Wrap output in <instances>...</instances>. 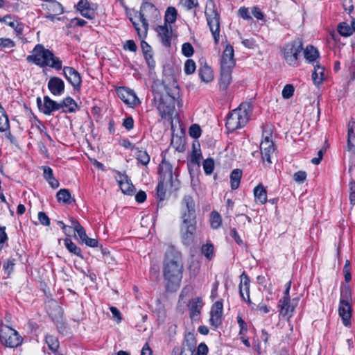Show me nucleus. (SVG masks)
I'll use <instances>...</instances> for the list:
<instances>
[{"instance_id":"1","label":"nucleus","mask_w":355,"mask_h":355,"mask_svg":"<svg viewBox=\"0 0 355 355\" xmlns=\"http://www.w3.org/2000/svg\"><path fill=\"white\" fill-rule=\"evenodd\" d=\"M182 271L183 261L180 252L173 246L168 247L163 264V275L167 290L175 291L179 287Z\"/></svg>"},{"instance_id":"2","label":"nucleus","mask_w":355,"mask_h":355,"mask_svg":"<svg viewBox=\"0 0 355 355\" xmlns=\"http://www.w3.org/2000/svg\"><path fill=\"white\" fill-rule=\"evenodd\" d=\"M180 235L182 241L185 245H190L194 241L196 232V214L195 202L189 195L183 197L181 202Z\"/></svg>"},{"instance_id":"3","label":"nucleus","mask_w":355,"mask_h":355,"mask_svg":"<svg viewBox=\"0 0 355 355\" xmlns=\"http://www.w3.org/2000/svg\"><path fill=\"white\" fill-rule=\"evenodd\" d=\"M162 85L167 95L159 98L157 109L162 117H166L173 114L175 101L180 103V88L173 76H166L162 80Z\"/></svg>"},{"instance_id":"4","label":"nucleus","mask_w":355,"mask_h":355,"mask_svg":"<svg viewBox=\"0 0 355 355\" xmlns=\"http://www.w3.org/2000/svg\"><path fill=\"white\" fill-rule=\"evenodd\" d=\"M28 62L33 63L40 67H49L56 70L62 67V62L59 58L54 55L49 49H45L42 44H37L31 51V54L26 57Z\"/></svg>"},{"instance_id":"5","label":"nucleus","mask_w":355,"mask_h":355,"mask_svg":"<svg viewBox=\"0 0 355 355\" xmlns=\"http://www.w3.org/2000/svg\"><path fill=\"white\" fill-rule=\"evenodd\" d=\"M159 15L158 10L153 3L144 2L141 6L139 15H136L135 18L130 17V20L139 35L141 31L146 35L148 28V21L156 19Z\"/></svg>"},{"instance_id":"6","label":"nucleus","mask_w":355,"mask_h":355,"mask_svg":"<svg viewBox=\"0 0 355 355\" xmlns=\"http://www.w3.org/2000/svg\"><path fill=\"white\" fill-rule=\"evenodd\" d=\"M252 112V107L249 103H242L236 109L233 110L228 115L226 128L233 132L244 127L248 122Z\"/></svg>"},{"instance_id":"7","label":"nucleus","mask_w":355,"mask_h":355,"mask_svg":"<svg viewBox=\"0 0 355 355\" xmlns=\"http://www.w3.org/2000/svg\"><path fill=\"white\" fill-rule=\"evenodd\" d=\"M205 15L214 42L218 43L220 38V15L218 13L216 6L213 2L207 4Z\"/></svg>"},{"instance_id":"8","label":"nucleus","mask_w":355,"mask_h":355,"mask_svg":"<svg viewBox=\"0 0 355 355\" xmlns=\"http://www.w3.org/2000/svg\"><path fill=\"white\" fill-rule=\"evenodd\" d=\"M23 339L19 333L8 325L0 324V343L6 347H17L21 344Z\"/></svg>"},{"instance_id":"9","label":"nucleus","mask_w":355,"mask_h":355,"mask_svg":"<svg viewBox=\"0 0 355 355\" xmlns=\"http://www.w3.org/2000/svg\"><path fill=\"white\" fill-rule=\"evenodd\" d=\"M303 50V44L301 40L297 39L288 43L284 49V58L291 66H297L298 56Z\"/></svg>"},{"instance_id":"10","label":"nucleus","mask_w":355,"mask_h":355,"mask_svg":"<svg viewBox=\"0 0 355 355\" xmlns=\"http://www.w3.org/2000/svg\"><path fill=\"white\" fill-rule=\"evenodd\" d=\"M62 73L67 80L73 86L74 90L79 91L81 87L82 78L78 71L73 67H64Z\"/></svg>"},{"instance_id":"11","label":"nucleus","mask_w":355,"mask_h":355,"mask_svg":"<svg viewBox=\"0 0 355 355\" xmlns=\"http://www.w3.org/2000/svg\"><path fill=\"white\" fill-rule=\"evenodd\" d=\"M37 104L40 111L46 115H50L53 112L60 110V103L51 99L48 96L44 97V102L42 103L41 98H37Z\"/></svg>"},{"instance_id":"12","label":"nucleus","mask_w":355,"mask_h":355,"mask_svg":"<svg viewBox=\"0 0 355 355\" xmlns=\"http://www.w3.org/2000/svg\"><path fill=\"white\" fill-rule=\"evenodd\" d=\"M241 282L239 284V293L243 300L247 302L248 305L251 306L252 309H254L253 305L254 304L251 302L250 298V279L248 276L243 272L241 276Z\"/></svg>"},{"instance_id":"13","label":"nucleus","mask_w":355,"mask_h":355,"mask_svg":"<svg viewBox=\"0 0 355 355\" xmlns=\"http://www.w3.org/2000/svg\"><path fill=\"white\" fill-rule=\"evenodd\" d=\"M223 309V303L220 301H217L213 304L210 311L211 317L209 319L210 324L212 326L218 327L221 324Z\"/></svg>"},{"instance_id":"14","label":"nucleus","mask_w":355,"mask_h":355,"mask_svg":"<svg viewBox=\"0 0 355 355\" xmlns=\"http://www.w3.org/2000/svg\"><path fill=\"white\" fill-rule=\"evenodd\" d=\"M117 95L125 103L131 106H134L139 102L135 92L124 87L117 89Z\"/></svg>"},{"instance_id":"15","label":"nucleus","mask_w":355,"mask_h":355,"mask_svg":"<svg viewBox=\"0 0 355 355\" xmlns=\"http://www.w3.org/2000/svg\"><path fill=\"white\" fill-rule=\"evenodd\" d=\"M260 149L263 161H266L268 164H271L270 155L275 152V148L273 142L269 137H266L261 142Z\"/></svg>"},{"instance_id":"16","label":"nucleus","mask_w":355,"mask_h":355,"mask_svg":"<svg viewBox=\"0 0 355 355\" xmlns=\"http://www.w3.org/2000/svg\"><path fill=\"white\" fill-rule=\"evenodd\" d=\"M234 48L230 44H227L220 58V67L234 68L235 60L234 58Z\"/></svg>"},{"instance_id":"17","label":"nucleus","mask_w":355,"mask_h":355,"mask_svg":"<svg viewBox=\"0 0 355 355\" xmlns=\"http://www.w3.org/2000/svg\"><path fill=\"white\" fill-rule=\"evenodd\" d=\"M115 178L123 193L128 195H132L133 193L134 186L125 174L117 172Z\"/></svg>"},{"instance_id":"18","label":"nucleus","mask_w":355,"mask_h":355,"mask_svg":"<svg viewBox=\"0 0 355 355\" xmlns=\"http://www.w3.org/2000/svg\"><path fill=\"white\" fill-rule=\"evenodd\" d=\"M64 81L59 77H51L48 82V88L55 96L62 95L64 91Z\"/></svg>"},{"instance_id":"19","label":"nucleus","mask_w":355,"mask_h":355,"mask_svg":"<svg viewBox=\"0 0 355 355\" xmlns=\"http://www.w3.org/2000/svg\"><path fill=\"white\" fill-rule=\"evenodd\" d=\"M338 312L343 324L345 327H349L351 324L350 319L352 317V306L350 302H340Z\"/></svg>"},{"instance_id":"20","label":"nucleus","mask_w":355,"mask_h":355,"mask_svg":"<svg viewBox=\"0 0 355 355\" xmlns=\"http://www.w3.org/2000/svg\"><path fill=\"white\" fill-rule=\"evenodd\" d=\"M297 303L291 302V300H279L278 306L279 307V313L283 317L290 318L294 312Z\"/></svg>"},{"instance_id":"21","label":"nucleus","mask_w":355,"mask_h":355,"mask_svg":"<svg viewBox=\"0 0 355 355\" xmlns=\"http://www.w3.org/2000/svg\"><path fill=\"white\" fill-rule=\"evenodd\" d=\"M159 173L161 180L168 182L171 184L173 180V167L171 164L163 160L159 166Z\"/></svg>"},{"instance_id":"22","label":"nucleus","mask_w":355,"mask_h":355,"mask_svg":"<svg viewBox=\"0 0 355 355\" xmlns=\"http://www.w3.org/2000/svg\"><path fill=\"white\" fill-rule=\"evenodd\" d=\"M233 68L220 67V89L225 90L232 82V71Z\"/></svg>"},{"instance_id":"23","label":"nucleus","mask_w":355,"mask_h":355,"mask_svg":"<svg viewBox=\"0 0 355 355\" xmlns=\"http://www.w3.org/2000/svg\"><path fill=\"white\" fill-rule=\"evenodd\" d=\"M196 345V340L194 334L190 332L184 336V339L182 343V349L180 351V355H183L186 349L193 354Z\"/></svg>"},{"instance_id":"24","label":"nucleus","mask_w":355,"mask_h":355,"mask_svg":"<svg viewBox=\"0 0 355 355\" xmlns=\"http://www.w3.org/2000/svg\"><path fill=\"white\" fill-rule=\"evenodd\" d=\"M157 32L162 44L166 47L171 46V33L167 26H159Z\"/></svg>"},{"instance_id":"25","label":"nucleus","mask_w":355,"mask_h":355,"mask_svg":"<svg viewBox=\"0 0 355 355\" xmlns=\"http://www.w3.org/2000/svg\"><path fill=\"white\" fill-rule=\"evenodd\" d=\"M347 150L355 153V121H350L348 124Z\"/></svg>"},{"instance_id":"26","label":"nucleus","mask_w":355,"mask_h":355,"mask_svg":"<svg viewBox=\"0 0 355 355\" xmlns=\"http://www.w3.org/2000/svg\"><path fill=\"white\" fill-rule=\"evenodd\" d=\"M60 109L63 112H74L78 109L76 101L71 97H67L60 103Z\"/></svg>"},{"instance_id":"27","label":"nucleus","mask_w":355,"mask_h":355,"mask_svg":"<svg viewBox=\"0 0 355 355\" xmlns=\"http://www.w3.org/2000/svg\"><path fill=\"white\" fill-rule=\"evenodd\" d=\"M43 175L44 179L49 182L53 189H57L60 183L53 176V170L49 166H43Z\"/></svg>"},{"instance_id":"28","label":"nucleus","mask_w":355,"mask_h":355,"mask_svg":"<svg viewBox=\"0 0 355 355\" xmlns=\"http://www.w3.org/2000/svg\"><path fill=\"white\" fill-rule=\"evenodd\" d=\"M198 74L200 79L205 83H209L214 78L213 71L211 67L207 64H205L199 68Z\"/></svg>"},{"instance_id":"29","label":"nucleus","mask_w":355,"mask_h":355,"mask_svg":"<svg viewBox=\"0 0 355 355\" xmlns=\"http://www.w3.org/2000/svg\"><path fill=\"white\" fill-rule=\"evenodd\" d=\"M202 308V300L200 298L192 300L189 304L190 316L192 319L198 317Z\"/></svg>"},{"instance_id":"30","label":"nucleus","mask_w":355,"mask_h":355,"mask_svg":"<svg viewBox=\"0 0 355 355\" xmlns=\"http://www.w3.org/2000/svg\"><path fill=\"white\" fill-rule=\"evenodd\" d=\"M47 13H54L60 15L63 12V7L62 4L55 1H48L45 5Z\"/></svg>"},{"instance_id":"31","label":"nucleus","mask_w":355,"mask_h":355,"mask_svg":"<svg viewBox=\"0 0 355 355\" xmlns=\"http://www.w3.org/2000/svg\"><path fill=\"white\" fill-rule=\"evenodd\" d=\"M241 177V170L236 168L232 171L230 174V184L232 189L235 190L239 188Z\"/></svg>"},{"instance_id":"32","label":"nucleus","mask_w":355,"mask_h":355,"mask_svg":"<svg viewBox=\"0 0 355 355\" xmlns=\"http://www.w3.org/2000/svg\"><path fill=\"white\" fill-rule=\"evenodd\" d=\"M254 194L256 201L264 204L267 201V193L261 185H258L254 189Z\"/></svg>"},{"instance_id":"33","label":"nucleus","mask_w":355,"mask_h":355,"mask_svg":"<svg viewBox=\"0 0 355 355\" xmlns=\"http://www.w3.org/2000/svg\"><path fill=\"white\" fill-rule=\"evenodd\" d=\"M56 197L59 202L70 204L72 202L71 193L67 189H61L59 190L57 193Z\"/></svg>"},{"instance_id":"34","label":"nucleus","mask_w":355,"mask_h":355,"mask_svg":"<svg viewBox=\"0 0 355 355\" xmlns=\"http://www.w3.org/2000/svg\"><path fill=\"white\" fill-rule=\"evenodd\" d=\"M135 156L136 159L144 166H146L150 162V155L146 150H139L138 148H135Z\"/></svg>"},{"instance_id":"35","label":"nucleus","mask_w":355,"mask_h":355,"mask_svg":"<svg viewBox=\"0 0 355 355\" xmlns=\"http://www.w3.org/2000/svg\"><path fill=\"white\" fill-rule=\"evenodd\" d=\"M338 32L345 37L350 36L354 32L352 24L350 26L346 22H341L338 25Z\"/></svg>"},{"instance_id":"36","label":"nucleus","mask_w":355,"mask_h":355,"mask_svg":"<svg viewBox=\"0 0 355 355\" xmlns=\"http://www.w3.org/2000/svg\"><path fill=\"white\" fill-rule=\"evenodd\" d=\"M304 55L309 62H313L318 58L319 53L313 46H308L304 51Z\"/></svg>"},{"instance_id":"37","label":"nucleus","mask_w":355,"mask_h":355,"mask_svg":"<svg viewBox=\"0 0 355 355\" xmlns=\"http://www.w3.org/2000/svg\"><path fill=\"white\" fill-rule=\"evenodd\" d=\"M312 79L315 85H320L324 79V68L316 65L312 73Z\"/></svg>"},{"instance_id":"38","label":"nucleus","mask_w":355,"mask_h":355,"mask_svg":"<svg viewBox=\"0 0 355 355\" xmlns=\"http://www.w3.org/2000/svg\"><path fill=\"white\" fill-rule=\"evenodd\" d=\"M64 245L66 248L72 254L80 257L83 258L81 250L78 248L71 239H65L64 240Z\"/></svg>"},{"instance_id":"39","label":"nucleus","mask_w":355,"mask_h":355,"mask_svg":"<svg viewBox=\"0 0 355 355\" xmlns=\"http://www.w3.org/2000/svg\"><path fill=\"white\" fill-rule=\"evenodd\" d=\"M10 128L9 120L8 116L0 105V131L5 132Z\"/></svg>"},{"instance_id":"40","label":"nucleus","mask_w":355,"mask_h":355,"mask_svg":"<svg viewBox=\"0 0 355 355\" xmlns=\"http://www.w3.org/2000/svg\"><path fill=\"white\" fill-rule=\"evenodd\" d=\"M177 19V10L174 7H168L165 12V25L166 24H173Z\"/></svg>"},{"instance_id":"41","label":"nucleus","mask_w":355,"mask_h":355,"mask_svg":"<svg viewBox=\"0 0 355 355\" xmlns=\"http://www.w3.org/2000/svg\"><path fill=\"white\" fill-rule=\"evenodd\" d=\"M46 343L49 348L53 352H55L59 348V341L58 338L51 335H46L45 337Z\"/></svg>"},{"instance_id":"42","label":"nucleus","mask_w":355,"mask_h":355,"mask_svg":"<svg viewBox=\"0 0 355 355\" xmlns=\"http://www.w3.org/2000/svg\"><path fill=\"white\" fill-rule=\"evenodd\" d=\"M201 252L208 260H211L214 257V248L212 243H207L201 247Z\"/></svg>"},{"instance_id":"43","label":"nucleus","mask_w":355,"mask_h":355,"mask_svg":"<svg viewBox=\"0 0 355 355\" xmlns=\"http://www.w3.org/2000/svg\"><path fill=\"white\" fill-rule=\"evenodd\" d=\"M169 183L168 182L160 180L157 186V196L159 199V201H162L166 196V185L165 184Z\"/></svg>"},{"instance_id":"44","label":"nucleus","mask_w":355,"mask_h":355,"mask_svg":"<svg viewBox=\"0 0 355 355\" xmlns=\"http://www.w3.org/2000/svg\"><path fill=\"white\" fill-rule=\"evenodd\" d=\"M210 223L211 227L213 229H218L222 223V219L220 215L217 211H214L211 212Z\"/></svg>"},{"instance_id":"45","label":"nucleus","mask_w":355,"mask_h":355,"mask_svg":"<svg viewBox=\"0 0 355 355\" xmlns=\"http://www.w3.org/2000/svg\"><path fill=\"white\" fill-rule=\"evenodd\" d=\"M352 299V291L349 286H345L341 290L340 302H350Z\"/></svg>"},{"instance_id":"46","label":"nucleus","mask_w":355,"mask_h":355,"mask_svg":"<svg viewBox=\"0 0 355 355\" xmlns=\"http://www.w3.org/2000/svg\"><path fill=\"white\" fill-rule=\"evenodd\" d=\"M202 166L205 173L207 175H211L213 173L214 168V161L211 158L206 159L203 163Z\"/></svg>"},{"instance_id":"47","label":"nucleus","mask_w":355,"mask_h":355,"mask_svg":"<svg viewBox=\"0 0 355 355\" xmlns=\"http://www.w3.org/2000/svg\"><path fill=\"white\" fill-rule=\"evenodd\" d=\"M194 53L193 46L189 42H185L182 46V53L186 57H191Z\"/></svg>"},{"instance_id":"48","label":"nucleus","mask_w":355,"mask_h":355,"mask_svg":"<svg viewBox=\"0 0 355 355\" xmlns=\"http://www.w3.org/2000/svg\"><path fill=\"white\" fill-rule=\"evenodd\" d=\"M294 87L291 84H287L284 86L282 90V96L285 99H288L293 96Z\"/></svg>"},{"instance_id":"49","label":"nucleus","mask_w":355,"mask_h":355,"mask_svg":"<svg viewBox=\"0 0 355 355\" xmlns=\"http://www.w3.org/2000/svg\"><path fill=\"white\" fill-rule=\"evenodd\" d=\"M184 72L186 74H192L193 73H194L195 70H196V63L195 62L191 60V59H189L187 60L185 63H184Z\"/></svg>"},{"instance_id":"50","label":"nucleus","mask_w":355,"mask_h":355,"mask_svg":"<svg viewBox=\"0 0 355 355\" xmlns=\"http://www.w3.org/2000/svg\"><path fill=\"white\" fill-rule=\"evenodd\" d=\"M189 135L193 138H198L201 135V129L197 124H193L189 128Z\"/></svg>"},{"instance_id":"51","label":"nucleus","mask_w":355,"mask_h":355,"mask_svg":"<svg viewBox=\"0 0 355 355\" xmlns=\"http://www.w3.org/2000/svg\"><path fill=\"white\" fill-rule=\"evenodd\" d=\"M82 16L84 17H86L87 19H94L96 15L95 10L92 8H89L87 9H81V11H80Z\"/></svg>"},{"instance_id":"52","label":"nucleus","mask_w":355,"mask_h":355,"mask_svg":"<svg viewBox=\"0 0 355 355\" xmlns=\"http://www.w3.org/2000/svg\"><path fill=\"white\" fill-rule=\"evenodd\" d=\"M38 220H39L40 223L44 226L50 225V218L46 214V213H44L43 211H40L38 213Z\"/></svg>"},{"instance_id":"53","label":"nucleus","mask_w":355,"mask_h":355,"mask_svg":"<svg viewBox=\"0 0 355 355\" xmlns=\"http://www.w3.org/2000/svg\"><path fill=\"white\" fill-rule=\"evenodd\" d=\"M349 200L352 205H355V181L352 180L349 184Z\"/></svg>"},{"instance_id":"54","label":"nucleus","mask_w":355,"mask_h":355,"mask_svg":"<svg viewBox=\"0 0 355 355\" xmlns=\"http://www.w3.org/2000/svg\"><path fill=\"white\" fill-rule=\"evenodd\" d=\"M15 46V43L10 38H0V47L12 48Z\"/></svg>"},{"instance_id":"55","label":"nucleus","mask_w":355,"mask_h":355,"mask_svg":"<svg viewBox=\"0 0 355 355\" xmlns=\"http://www.w3.org/2000/svg\"><path fill=\"white\" fill-rule=\"evenodd\" d=\"M0 21L4 22L10 27H15V24H16V20L10 15H6L3 17H0Z\"/></svg>"},{"instance_id":"56","label":"nucleus","mask_w":355,"mask_h":355,"mask_svg":"<svg viewBox=\"0 0 355 355\" xmlns=\"http://www.w3.org/2000/svg\"><path fill=\"white\" fill-rule=\"evenodd\" d=\"M306 178V173L304 171H300L293 175V179L297 182H303Z\"/></svg>"},{"instance_id":"57","label":"nucleus","mask_w":355,"mask_h":355,"mask_svg":"<svg viewBox=\"0 0 355 355\" xmlns=\"http://www.w3.org/2000/svg\"><path fill=\"white\" fill-rule=\"evenodd\" d=\"M123 48L124 49L129 50L132 52H135L137 49V46L135 42L132 40H127L123 46Z\"/></svg>"},{"instance_id":"58","label":"nucleus","mask_w":355,"mask_h":355,"mask_svg":"<svg viewBox=\"0 0 355 355\" xmlns=\"http://www.w3.org/2000/svg\"><path fill=\"white\" fill-rule=\"evenodd\" d=\"M251 12L257 19L263 20L264 19V15L261 10L256 6H254L251 9Z\"/></svg>"},{"instance_id":"59","label":"nucleus","mask_w":355,"mask_h":355,"mask_svg":"<svg viewBox=\"0 0 355 355\" xmlns=\"http://www.w3.org/2000/svg\"><path fill=\"white\" fill-rule=\"evenodd\" d=\"M239 15L244 19H252L251 16L249 15L248 8L241 7L239 9Z\"/></svg>"},{"instance_id":"60","label":"nucleus","mask_w":355,"mask_h":355,"mask_svg":"<svg viewBox=\"0 0 355 355\" xmlns=\"http://www.w3.org/2000/svg\"><path fill=\"white\" fill-rule=\"evenodd\" d=\"M181 2L188 10L196 7L198 4V0H181Z\"/></svg>"},{"instance_id":"61","label":"nucleus","mask_w":355,"mask_h":355,"mask_svg":"<svg viewBox=\"0 0 355 355\" xmlns=\"http://www.w3.org/2000/svg\"><path fill=\"white\" fill-rule=\"evenodd\" d=\"M74 231L77 232L82 241L85 240V239L87 237L85 230L82 225L78 226V227L76 228Z\"/></svg>"},{"instance_id":"62","label":"nucleus","mask_w":355,"mask_h":355,"mask_svg":"<svg viewBox=\"0 0 355 355\" xmlns=\"http://www.w3.org/2000/svg\"><path fill=\"white\" fill-rule=\"evenodd\" d=\"M208 353V347L204 343H201L197 349V355H207Z\"/></svg>"},{"instance_id":"63","label":"nucleus","mask_w":355,"mask_h":355,"mask_svg":"<svg viewBox=\"0 0 355 355\" xmlns=\"http://www.w3.org/2000/svg\"><path fill=\"white\" fill-rule=\"evenodd\" d=\"M14 261L8 259L4 263H3V269L7 271L8 274H10L12 270L14 268Z\"/></svg>"},{"instance_id":"64","label":"nucleus","mask_w":355,"mask_h":355,"mask_svg":"<svg viewBox=\"0 0 355 355\" xmlns=\"http://www.w3.org/2000/svg\"><path fill=\"white\" fill-rule=\"evenodd\" d=\"M123 125L128 130L134 127V120L132 117H127L123 120Z\"/></svg>"}]
</instances>
